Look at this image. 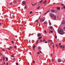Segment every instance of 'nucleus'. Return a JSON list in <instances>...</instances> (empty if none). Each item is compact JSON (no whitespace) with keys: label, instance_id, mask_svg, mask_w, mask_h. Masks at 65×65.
I'll list each match as a JSON object with an SVG mask.
<instances>
[{"label":"nucleus","instance_id":"obj_53","mask_svg":"<svg viewBox=\"0 0 65 65\" xmlns=\"http://www.w3.org/2000/svg\"><path fill=\"white\" fill-rule=\"evenodd\" d=\"M34 35V33H33V34L31 35Z\"/></svg>","mask_w":65,"mask_h":65},{"label":"nucleus","instance_id":"obj_28","mask_svg":"<svg viewBox=\"0 0 65 65\" xmlns=\"http://www.w3.org/2000/svg\"><path fill=\"white\" fill-rule=\"evenodd\" d=\"M44 32H45V33H47V32L45 30H44Z\"/></svg>","mask_w":65,"mask_h":65},{"label":"nucleus","instance_id":"obj_61","mask_svg":"<svg viewBox=\"0 0 65 65\" xmlns=\"http://www.w3.org/2000/svg\"><path fill=\"white\" fill-rule=\"evenodd\" d=\"M52 44H54V43H53V42H52Z\"/></svg>","mask_w":65,"mask_h":65},{"label":"nucleus","instance_id":"obj_49","mask_svg":"<svg viewBox=\"0 0 65 65\" xmlns=\"http://www.w3.org/2000/svg\"><path fill=\"white\" fill-rule=\"evenodd\" d=\"M53 31H51V33H53Z\"/></svg>","mask_w":65,"mask_h":65},{"label":"nucleus","instance_id":"obj_16","mask_svg":"<svg viewBox=\"0 0 65 65\" xmlns=\"http://www.w3.org/2000/svg\"><path fill=\"white\" fill-rule=\"evenodd\" d=\"M49 11H48L45 14H47V13H48V12H49Z\"/></svg>","mask_w":65,"mask_h":65},{"label":"nucleus","instance_id":"obj_57","mask_svg":"<svg viewBox=\"0 0 65 65\" xmlns=\"http://www.w3.org/2000/svg\"><path fill=\"white\" fill-rule=\"evenodd\" d=\"M21 0H19V2H20V1Z\"/></svg>","mask_w":65,"mask_h":65},{"label":"nucleus","instance_id":"obj_11","mask_svg":"<svg viewBox=\"0 0 65 65\" xmlns=\"http://www.w3.org/2000/svg\"><path fill=\"white\" fill-rule=\"evenodd\" d=\"M3 61H5V57H4V56H3Z\"/></svg>","mask_w":65,"mask_h":65},{"label":"nucleus","instance_id":"obj_7","mask_svg":"<svg viewBox=\"0 0 65 65\" xmlns=\"http://www.w3.org/2000/svg\"><path fill=\"white\" fill-rule=\"evenodd\" d=\"M58 62H62V60H61V59H58Z\"/></svg>","mask_w":65,"mask_h":65},{"label":"nucleus","instance_id":"obj_4","mask_svg":"<svg viewBox=\"0 0 65 65\" xmlns=\"http://www.w3.org/2000/svg\"><path fill=\"white\" fill-rule=\"evenodd\" d=\"M18 0H14L13 1V3L14 4V3H16L17 2H18Z\"/></svg>","mask_w":65,"mask_h":65},{"label":"nucleus","instance_id":"obj_52","mask_svg":"<svg viewBox=\"0 0 65 65\" xmlns=\"http://www.w3.org/2000/svg\"><path fill=\"white\" fill-rule=\"evenodd\" d=\"M63 28H64V30H65V27H63Z\"/></svg>","mask_w":65,"mask_h":65},{"label":"nucleus","instance_id":"obj_6","mask_svg":"<svg viewBox=\"0 0 65 65\" xmlns=\"http://www.w3.org/2000/svg\"><path fill=\"white\" fill-rule=\"evenodd\" d=\"M65 24V21L64 20H63L62 21L61 24L63 25V24Z\"/></svg>","mask_w":65,"mask_h":65},{"label":"nucleus","instance_id":"obj_23","mask_svg":"<svg viewBox=\"0 0 65 65\" xmlns=\"http://www.w3.org/2000/svg\"><path fill=\"white\" fill-rule=\"evenodd\" d=\"M52 62H54V60L53 59H52Z\"/></svg>","mask_w":65,"mask_h":65},{"label":"nucleus","instance_id":"obj_25","mask_svg":"<svg viewBox=\"0 0 65 65\" xmlns=\"http://www.w3.org/2000/svg\"><path fill=\"white\" fill-rule=\"evenodd\" d=\"M6 60L7 61H8V58H6Z\"/></svg>","mask_w":65,"mask_h":65},{"label":"nucleus","instance_id":"obj_9","mask_svg":"<svg viewBox=\"0 0 65 65\" xmlns=\"http://www.w3.org/2000/svg\"><path fill=\"white\" fill-rule=\"evenodd\" d=\"M38 49L39 50H41V47L40 46L38 47Z\"/></svg>","mask_w":65,"mask_h":65},{"label":"nucleus","instance_id":"obj_62","mask_svg":"<svg viewBox=\"0 0 65 65\" xmlns=\"http://www.w3.org/2000/svg\"><path fill=\"white\" fill-rule=\"evenodd\" d=\"M48 42L49 43H50V42L49 41H48Z\"/></svg>","mask_w":65,"mask_h":65},{"label":"nucleus","instance_id":"obj_20","mask_svg":"<svg viewBox=\"0 0 65 65\" xmlns=\"http://www.w3.org/2000/svg\"><path fill=\"white\" fill-rule=\"evenodd\" d=\"M58 12V10H55V12L54 13H56V12Z\"/></svg>","mask_w":65,"mask_h":65},{"label":"nucleus","instance_id":"obj_29","mask_svg":"<svg viewBox=\"0 0 65 65\" xmlns=\"http://www.w3.org/2000/svg\"><path fill=\"white\" fill-rule=\"evenodd\" d=\"M40 53L39 52H37V54H40Z\"/></svg>","mask_w":65,"mask_h":65},{"label":"nucleus","instance_id":"obj_2","mask_svg":"<svg viewBox=\"0 0 65 65\" xmlns=\"http://www.w3.org/2000/svg\"><path fill=\"white\" fill-rule=\"evenodd\" d=\"M58 32L59 34H61V35H63V34H64V31L62 29H60V32H59L58 30Z\"/></svg>","mask_w":65,"mask_h":65},{"label":"nucleus","instance_id":"obj_54","mask_svg":"<svg viewBox=\"0 0 65 65\" xmlns=\"http://www.w3.org/2000/svg\"><path fill=\"white\" fill-rule=\"evenodd\" d=\"M51 57H52V54H51Z\"/></svg>","mask_w":65,"mask_h":65},{"label":"nucleus","instance_id":"obj_58","mask_svg":"<svg viewBox=\"0 0 65 65\" xmlns=\"http://www.w3.org/2000/svg\"><path fill=\"white\" fill-rule=\"evenodd\" d=\"M38 7L39 8H40V6H38Z\"/></svg>","mask_w":65,"mask_h":65},{"label":"nucleus","instance_id":"obj_60","mask_svg":"<svg viewBox=\"0 0 65 65\" xmlns=\"http://www.w3.org/2000/svg\"><path fill=\"white\" fill-rule=\"evenodd\" d=\"M52 6V5H50V6Z\"/></svg>","mask_w":65,"mask_h":65},{"label":"nucleus","instance_id":"obj_10","mask_svg":"<svg viewBox=\"0 0 65 65\" xmlns=\"http://www.w3.org/2000/svg\"><path fill=\"white\" fill-rule=\"evenodd\" d=\"M26 4V2L25 1H23L22 2V5H23V4L24 5V4Z\"/></svg>","mask_w":65,"mask_h":65},{"label":"nucleus","instance_id":"obj_34","mask_svg":"<svg viewBox=\"0 0 65 65\" xmlns=\"http://www.w3.org/2000/svg\"><path fill=\"white\" fill-rule=\"evenodd\" d=\"M40 51V53H41V54H42V52H41V51Z\"/></svg>","mask_w":65,"mask_h":65},{"label":"nucleus","instance_id":"obj_27","mask_svg":"<svg viewBox=\"0 0 65 65\" xmlns=\"http://www.w3.org/2000/svg\"><path fill=\"white\" fill-rule=\"evenodd\" d=\"M33 48H35V45H34L33 47Z\"/></svg>","mask_w":65,"mask_h":65},{"label":"nucleus","instance_id":"obj_41","mask_svg":"<svg viewBox=\"0 0 65 65\" xmlns=\"http://www.w3.org/2000/svg\"><path fill=\"white\" fill-rule=\"evenodd\" d=\"M51 23H49V25H50V26H51Z\"/></svg>","mask_w":65,"mask_h":65},{"label":"nucleus","instance_id":"obj_31","mask_svg":"<svg viewBox=\"0 0 65 65\" xmlns=\"http://www.w3.org/2000/svg\"><path fill=\"white\" fill-rule=\"evenodd\" d=\"M12 2H11L10 4V5H12Z\"/></svg>","mask_w":65,"mask_h":65},{"label":"nucleus","instance_id":"obj_1","mask_svg":"<svg viewBox=\"0 0 65 65\" xmlns=\"http://www.w3.org/2000/svg\"><path fill=\"white\" fill-rule=\"evenodd\" d=\"M50 16L51 18H52V19H56V16L53 13H51L50 14Z\"/></svg>","mask_w":65,"mask_h":65},{"label":"nucleus","instance_id":"obj_18","mask_svg":"<svg viewBox=\"0 0 65 65\" xmlns=\"http://www.w3.org/2000/svg\"><path fill=\"white\" fill-rule=\"evenodd\" d=\"M38 40H37L36 43V44H38Z\"/></svg>","mask_w":65,"mask_h":65},{"label":"nucleus","instance_id":"obj_26","mask_svg":"<svg viewBox=\"0 0 65 65\" xmlns=\"http://www.w3.org/2000/svg\"><path fill=\"white\" fill-rule=\"evenodd\" d=\"M46 41V40H45V39H44L43 41V42H44V41Z\"/></svg>","mask_w":65,"mask_h":65},{"label":"nucleus","instance_id":"obj_21","mask_svg":"<svg viewBox=\"0 0 65 65\" xmlns=\"http://www.w3.org/2000/svg\"><path fill=\"white\" fill-rule=\"evenodd\" d=\"M37 4V3H35V4H32V6H34V5H36V4Z\"/></svg>","mask_w":65,"mask_h":65},{"label":"nucleus","instance_id":"obj_39","mask_svg":"<svg viewBox=\"0 0 65 65\" xmlns=\"http://www.w3.org/2000/svg\"><path fill=\"white\" fill-rule=\"evenodd\" d=\"M32 11H30V13H32Z\"/></svg>","mask_w":65,"mask_h":65},{"label":"nucleus","instance_id":"obj_40","mask_svg":"<svg viewBox=\"0 0 65 65\" xmlns=\"http://www.w3.org/2000/svg\"><path fill=\"white\" fill-rule=\"evenodd\" d=\"M7 49H8V50H11V49H10V48H8Z\"/></svg>","mask_w":65,"mask_h":65},{"label":"nucleus","instance_id":"obj_15","mask_svg":"<svg viewBox=\"0 0 65 65\" xmlns=\"http://www.w3.org/2000/svg\"><path fill=\"white\" fill-rule=\"evenodd\" d=\"M43 2V0H41V1L40 2V4H41V3Z\"/></svg>","mask_w":65,"mask_h":65},{"label":"nucleus","instance_id":"obj_56","mask_svg":"<svg viewBox=\"0 0 65 65\" xmlns=\"http://www.w3.org/2000/svg\"><path fill=\"white\" fill-rule=\"evenodd\" d=\"M37 8V9H39V7L38 8Z\"/></svg>","mask_w":65,"mask_h":65},{"label":"nucleus","instance_id":"obj_35","mask_svg":"<svg viewBox=\"0 0 65 65\" xmlns=\"http://www.w3.org/2000/svg\"><path fill=\"white\" fill-rule=\"evenodd\" d=\"M36 22H38V20H36Z\"/></svg>","mask_w":65,"mask_h":65},{"label":"nucleus","instance_id":"obj_32","mask_svg":"<svg viewBox=\"0 0 65 65\" xmlns=\"http://www.w3.org/2000/svg\"><path fill=\"white\" fill-rule=\"evenodd\" d=\"M3 64V65H5V62H4Z\"/></svg>","mask_w":65,"mask_h":65},{"label":"nucleus","instance_id":"obj_24","mask_svg":"<svg viewBox=\"0 0 65 65\" xmlns=\"http://www.w3.org/2000/svg\"><path fill=\"white\" fill-rule=\"evenodd\" d=\"M46 24H47V22H45L44 23V24L45 25H46Z\"/></svg>","mask_w":65,"mask_h":65},{"label":"nucleus","instance_id":"obj_36","mask_svg":"<svg viewBox=\"0 0 65 65\" xmlns=\"http://www.w3.org/2000/svg\"><path fill=\"white\" fill-rule=\"evenodd\" d=\"M10 48H11H11H12V46L10 47Z\"/></svg>","mask_w":65,"mask_h":65},{"label":"nucleus","instance_id":"obj_30","mask_svg":"<svg viewBox=\"0 0 65 65\" xmlns=\"http://www.w3.org/2000/svg\"><path fill=\"white\" fill-rule=\"evenodd\" d=\"M52 46H53V48H54V47H54V44H53V45Z\"/></svg>","mask_w":65,"mask_h":65},{"label":"nucleus","instance_id":"obj_13","mask_svg":"<svg viewBox=\"0 0 65 65\" xmlns=\"http://www.w3.org/2000/svg\"><path fill=\"white\" fill-rule=\"evenodd\" d=\"M47 1H44V2L43 3L44 4H45V3H46V2Z\"/></svg>","mask_w":65,"mask_h":65},{"label":"nucleus","instance_id":"obj_14","mask_svg":"<svg viewBox=\"0 0 65 65\" xmlns=\"http://www.w3.org/2000/svg\"><path fill=\"white\" fill-rule=\"evenodd\" d=\"M38 36H41V34H38Z\"/></svg>","mask_w":65,"mask_h":65},{"label":"nucleus","instance_id":"obj_63","mask_svg":"<svg viewBox=\"0 0 65 65\" xmlns=\"http://www.w3.org/2000/svg\"><path fill=\"white\" fill-rule=\"evenodd\" d=\"M1 65H3V64H1Z\"/></svg>","mask_w":65,"mask_h":65},{"label":"nucleus","instance_id":"obj_3","mask_svg":"<svg viewBox=\"0 0 65 65\" xmlns=\"http://www.w3.org/2000/svg\"><path fill=\"white\" fill-rule=\"evenodd\" d=\"M60 47L61 48H64V47H65V46L64 45H63V46L60 45Z\"/></svg>","mask_w":65,"mask_h":65},{"label":"nucleus","instance_id":"obj_42","mask_svg":"<svg viewBox=\"0 0 65 65\" xmlns=\"http://www.w3.org/2000/svg\"><path fill=\"white\" fill-rule=\"evenodd\" d=\"M33 63H35V61H34V60L33 61Z\"/></svg>","mask_w":65,"mask_h":65},{"label":"nucleus","instance_id":"obj_19","mask_svg":"<svg viewBox=\"0 0 65 65\" xmlns=\"http://www.w3.org/2000/svg\"><path fill=\"white\" fill-rule=\"evenodd\" d=\"M53 27H52V26H50V29H53Z\"/></svg>","mask_w":65,"mask_h":65},{"label":"nucleus","instance_id":"obj_46","mask_svg":"<svg viewBox=\"0 0 65 65\" xmlns=\"http://www.w3.org/2000/svg\"><path fill=\"white\" fill-rule=\"evenodd\" d=\"M61 43H60L59 44V45H61Z\"/></svg>","mask_w":65,"mask_h":65},{"label":"nucleus","instance_id":"obj_17","mask_svg":"<svg viewBox=\"0 0 65 65\" xmlns=\"http://www.w3.org/2000/svg\"><path fill=\"white\" fill-rule=\"evenodd\" d=\"M27 9V6H25L24 7V9Z\"/></svg>","mask_w":65,"mask_h":65},{"label":"nucleus","instance_id":"obj_51","mask_svg":"<svg viewBox=\"0 0 65 65\" xmlns=\"http://www.w3.org/2000/svg\"><path fill=\"white\" fill-rule=\"evenodd\" d=\"M42 40H40V42H42Z\"/></svg>","mask_w":65,"mask_h":65},{"label":"nucleus","instance_id":"obj_22","mask_svg":"<svg viewBox=\"0 0 65 65\" xmlns=\"http://www.w3.org/2000/svg\"><path fill=\"white\" fill-rule=\"evenodd\" d=\"M42 38V37H39V39H41V38Z\"/></svg>","mask_w":65,"mask_h":65},{"label":"nucleus","instance_id":"obj_45","mask_svg":"<svg viewBox=\"0 0 65 65\" xmlns=\"http://www.w3.org/2000/svg\"><path fill=\"white\" fill-rule=\"evenodd\" d=\"M14 48H17V47L16 46H15Z\"/></svg>","mask_w":65,"mask_h":65},{"label":"nucleus","instance_id":"obj_64","mask_svg":"<svg viewBox=\"0 0 65 65\" xmlns=\"http://www.w3.org/2000/svg\"><path fill=\"white\" fill-rule=\"evenodd\" d=\"M0 25H1V23H0Z\"/></svg>","mask_w":65,"mask_h":65},{"label":"nucleus","instance_id":"obj_48","mask_svg":"<svg viewBox=\"0 0 65 65\" xmlns=\"http://www.w3.org/2000/svg\"><path fill=\"white\" fill-rule=\"evenodd\" d=\"M16 65H19V64H18V63H16Z\"/></svg>","mask_w":65,"mask_h":65},{"label":"nucleus","instance_id":"obj_55","mask_svg":"<svg viewBox=\"0 0 65 65\" xmlns=\"http://www.w3.org/2000/svg\"><path fill=\"white\" fill-rule=\"evenodd\" d=\"M13 41H12V43H13Z\"/></svg>","mask_w":65,"mask_h":65},{"label":"nucleus","instance_id":"obj_59","mask_svg":"<svg viewBox=\"0 0 65 65\" xmlns=\"http://www.w3.org/2000/svg\"><path fill=\"white\" fill-rule=\"evenodd\" d=\"M55 4V3H53V4Z\"/></svg>","mask_w":65,"mask_h":65},{"label":"nucleus","instance_id":"obj_12","mask_svg":"<svg viewBox=\"0 0 65 65\" xmlns=\"http://www.w3.org/2000/svg\"><path fill=\"white\" fill-rule=\"evenodd\" d=\"M57 10H59L60 9V7H57Z\"/></svg>","mask_w":65,"mask_h":65},{"label":"nucleus","instance_id":"obj_38","mask_svg":"<svg viewBox=\"0 0 65 65\" xmlns=\"http://www.w3.org/2000/svg\"><path fill=\"white\" fill-rule=\"evenodd\" d=\"M11 57H14V56H13V55H11Z\"/></svg>","mask_w":65,"mask_h":65},{"label":"nucleus","instance_id":"obj_43","mask_svg":"<svg viewBox=\"0 0 65 65\" xmlns=\"http://www.w3.org/2000/svg\"><path fill=\"white\" fill-rule=\"evenodd\" d=\"M35 50V48H33V50L34 51Z\"/></svg>","mask_w":65,"mask_h":65},{"label":"nucleus","instance_id":"obj_44","mask_svg":"<svg viewBox=\"0 0 65 65\" xmlns=\"http://www.w3.org/2000/svg\"><path fill=\"white\" fill-rule=\"evenodd\" d=\"M61 5L62 6H63V5H65L64 4H62Z\"/></svg>","mask_w":65,"mask_h":65},{"label":"nucleus","instance_id":"obj_5","mask_svg":"<svg viewBox=\"0 0 65 65\" xmlns=\"http://www.w3.org/2000/svg\"><path fill=\"white\" fill-rule=\"evenodd\" d=\"M44 19L43 18L42 19H40V22H41L43 21L44 22Z\"/></svg>","mask_w":65,"mask_h":65},{"label":"nucleus","instance_id":"obj_33","mask_svg":"<svg viewBox=\"0 0 65 65\" xmlns=\"http://www.w3.org/2000/svg\"><path fill=\"white\" fill-rule=\"evenodd\" d=\"M57 36H55V38H56V39H57Z\"/></svg>","mask_w":65,"mask_h":65},{"label":"nucleus","instance_id":"obj_50","mask_svg":"<svg viewBox=\"0 0 65 65\" xmlns=\"http://www.w3.org/2000/svg\"><path fill=\"white\" fill-rule=\"evenodd\" d=\"M63 7L64 8V9H65V6H63Z\"/></svg>","mask_w":65,"mask_h":65},{"label":"nucleus","instance_id":"obj_47","mask_svg":"<svg viewBox=\"0 0 65 65\" xmlns=\"http://www.w3.org/2000/svg\"><path fill=\"white\" fill-rule=\"evenodd\" d=\"M6 65H8V63L7 62V63Z\"/></svg>","mask_w":65,"mask_h":65},{"label":"nucleus","instance_id":"obj_37","mask_svg":"<svg viewBox=\"0 0 65 65\" xmlns=\"http://www.w3.org/2000/svg\"><path fill=\"white\" fill-rule=\"evenodd\" d=\"M45 43H47V41H46L45 42Z\"/></svg>","mask_w":65,"mask_h":65},{"label":"nucleus","instance_id":"obj_8","mask_svg":"<svg viewBox=\"0 0 65 65\" xmlns=\"http://www.w3.org/2000/svg\"><path fill=\"white\" fill-rule=\"evenodd\" d=\"M51 11L52 12H55V10L54 9H52L51 10Z\"/></svg>","mask_w":65,"mask_h":65}]
</instances>
